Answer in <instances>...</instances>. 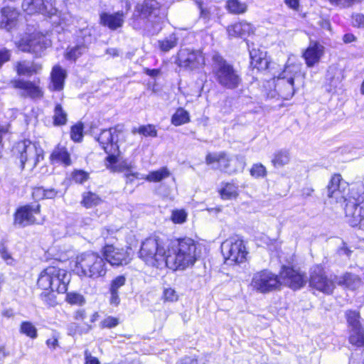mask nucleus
Here are the masks:
<instances>
[{
  "label": "nucleus",
  "mask_w": 364,
  "mask_h": 364,
  "mask_svg": "<svg viewBox=\"0 0 364 364\" xmlns=\"http://www.w3.org/2000/svg\"><path fill=\"white\" fill-rule=\"evenodd\" d=\"M178 43V38L172 33L162 40L158 41V46L162 52H168L175 48Z\"/></svg>",
  "instance_id": "nucleus-36"
},
{
  "label": "nucleus",
  "mask_w": 364,
  "mask_h": 364,
  "mask_svg": "<svg viewBox=\"0 0 364 364\" xmlns=\"http://www.w3.org/2000/svg\"><path fill=\"white\" fill-rule=\"evenodd\" d=\"M102 199L95 193L87 192L82 194L81 203L86 208H90L101 203Z\"/></svg>",
  "instance_id": "nucleus-41"
},
{
  "label": "nucleus",
  "mask_w": 364,
  "mask_h": 364,
  "mask_svg": "<svg viewBox=\"0 0 364 364\" xmlns=\"http://www.w3.org/2000/svg\"><path fill=\"white\" fill-rule=\"evenodd\" d=\"M51 84L50 88L53 90L60 91L63 89L66 71L59 65L53 68L51 72Z\"/></svg>",
  "instance_id": "nucleus-25"
},
{
  "label": "nucleus",
  "mask_w": 364,
  "mask_h": 364,
  "mask_svg": "<svg viewBox=\"0 0 364 364\" xmlns=\"http://www.w3.org/2000/svg\"><path fill=\"white\" fill-rule=\"evenodd\" d=\"M178 250H191L194 249L195 250L198 248L196 243L194 240L190 237H184L178 239Z\"/></svg>",
  "instance_id": "nucleus-46"
},
{
  "label": "nucleus",
  "mask_w": 364,
  "mask_h": 364,
  "mask_svg": "<svg viewBox=\"0 0 364 364\" xmlns=\"http://www.w3.org/2000/svg\"><path fill=\"white\" fill-rule=\"evenodd\" d=\"M10 84L14 88L21 91V95L32 99H41L43 96L42 89L36 82L21 79L13 80Z\"/></svg>",
  "instance_id": "nucleus-19"
},
{
  "label": "nucleus",
  "mask_w": 364,
  "mask_h": 364,
  "mask_svg": "<svg viewBox=\"0 0 364 364\" xmlns=\"http://www.w3.org/2000/svg\"><path fill=\"white\" fill-rule=\"evenodd\" d=\"M286 5L294 10H297L299 7V0H284Z\"/></svg>",
  "instance_id": "nucleus-64"
},
{
  "label": "nucleus",
  "mask_w": 364,
  "mask_h": 364,
  "mask_svg": "<svg viewBox=\"0 0 364 364\" xmlns=\"http://www.w3.org/2000/svg\"><path fill=\"white\" fill-rule=\"evenodd\" d=\"M58 192L53 189H43V188H37L33 191V196L41 198H53L57 195Z\"/></svg>",
  "instance_id": "nucleus-47"
},
{
  "label": "nucleus",
  "mask_w": 364,
  "mask_h": 364,
  "mask_svg": "<svg viewBox=\"0 0 364 364\" xmlns=\"http://www.w3.org/2000/svg\"><path fill=\"white\" fill-rule=\"evenodd\" d=\"M14 150L19 154L22 168L26 164L30 169H33L40 159H43L42 149L29 140L18 142Z\"/></svg>",
  "instance_id": "nucleus-7"
},
{
  "label": "nucleus",
  "mask_w": 364,
  "mask_h": 364,
  "mask_svg": "<svg viewBox=\"0 0 364 364\" xmlns=\"http://www.w3.org/2000/svg\"><path fill=\"white\" fill-rule=\"evenodd\" d=\"M151 247L155 248L156 250H159L160 247L159 246L157 239L152 237L146 239V241L142 244L140 250H143L144 249Z\"/></svg>",
  "instance_id": "nucleus-57"
},
{
  "label": "nucleus",
  "mask_w": 364,
  "mask_h": 364,
  "mask_svg": "<svg viewBox=\"0 0 364 364\" xmlns=\"http://www.w3.org/2000/svg\"><path fill=\"white\" fill-rule=\"evenodd\" d=\"M136 132L144 136L155 137L157 136V131L154 126L151 124L141 126L138 128ZM133 132L135 133L136 130H133Z\"/></svg>",
  "instance_id": "nucleus-48"
},
{
  "label": "nucleus",
  "mask_w": 364,
  "mask_h": 364,
  "mask_svg": "<svg viewBox=\"0 0 364 364\" xmlns=\"http://www.w3.org/2000/svg\"><path fill=\"white\" fill-rule=\"evenodd\" d=\"M230 164V166L226 164L223 165L224 172L231 174L242 171L246 166L245 158L243 156L237 155L234 158H231Z\"/></svg>",
  "instance_id": "nucleus-29"
},
{
  "label": "nucleus",
  "mask_w": 364,
  "mask_h": 364,
  "mask_svg": "<svg viewBox=\"0 0 364 364\" xmlns=\"http://www.w3.org/2000/svg\"><path fill=\"white\" fill-rule=\"evenodd\" d=\"M331 4L341 7L348 8L353 4L360 3L363 0H328Z\"/></svg>",
  "instance_id": "nucleus-55"
},
{
  "label": "nucleus",
  "mask_w": 364,
  "mask_h": 364,
  "mask_svg": "<svg viewBox=\"0 0 364 364\" xmlns=\"http://www.w3.org/2000/svg\"><path fill=\"white\" fill-rule=\"evenodd\" d=\"M187 214L183 210H174L172 211L171 220L174 223L181 224L186 222Z\"/></svg>",
  "instance_id": "nucleus-50"
},
{
  "label": "nucleus",
  "mask_w": 364,
  "mask_h": 364,
  "mask_svg": "<svg viewBox=\"0 0 364 364\" xmlns=\"http://www.w3.org/2000/svg\"><path fill=\"white\" fill-rule=\"evenodd\" d=\"M325 53V48L317 41H310L308 47L303 51L302 58L307 68L318 65Z\"/></svg>",
  "instance_id": "nucleus-20"
},
{
  "label": "nucleus",
  "mask_w": 364,
  "mask_h": 364,
  "mask_svg": "<svg viewBox=\"0 0 364 364\" xmlns=\"http://www.w3.org/2000/svg\"><path fill=\"white\" fill-rule=\"evenodd\" d=\"M176 63L185 69L194 70L202 68L205 60L201 50L183 48L178 51Z\"/></svg>",
  "instance_id": "nucleus-10"
},
{
  "label": "nucleus",
  "mask_w": 364,
  "mask_h": 364,
  "mask_svg": "<svg viewBox=\"0 0 364 364\" xmlns=\"http://www.w3.org/2000/svg\"><path fill=\"white\" fill-rule=\"evenodd\" d=\"M119 324V319L112 316H107L103 319L100 326L102 328H112L117 326Z\"/></svg>",
  "instance_id": "nucleus-56"
},
{
  "label": "nucleus",
  "mask_w": 364,
  "mask_h": 364,
  "mask_svg": "<svg viewBox=\"0 0 364 364\" xmlns=\"http://www.w3.org/2000/svg\"><path fill=\"white\" fill-rule=\"evenodd\" d=\"M346 316L350 329H356L363 326L360 322V314L356 311L348 310L346 312Z\"/></svg>",
  "instance_id": "nucleus-42"
},
{
  "label": "nucleus",
  "mask_w": 364,
  "mask_h": 364,
  "mask_svg": "<svg viewBox=\"0 0 364 364\" xmlns=\"http://www.w3.org/2000/svg\"><path fill=\"white\" fill-rule=\"evenodd\" d=\"M20 333L25 334L28 337L35 339L38 336L37 328L30 321H23L20 326Z\"/></svg>",
  "instance_id": "nucleus-44"
},
{
  "label": "nucleus",
  "mask_w": 364,
  "mask_h": 364,
  "mask_svg": "<svg viewBox=\"0 0 364 364\" xmlns=\"http://www.w3.org/2000/svg\"><path fill=\"white\" fill-rule=\"evenodd\" d=\"M163 297L165 301L174 302L178 299V295L172 288H166L163 292Z\"/></svg>",
  "instance_id": "nucleus-52"
},
{
  "label": "nucleus",
  "mask_w": 364,
  "mask_h": 364,
  "mask_svg": "<svg viewBox=\"0 0 364 364\" xmlns=\"http://www.w3.org/2000/svg\"><path fill=\"white\" fill-rule=\"evenodd\" d=\"M221 248L225 250H243L245 246L244 241L236 235L224 241L221 245Z\"/></svg>",
  "instance_id": "nucleus-33"
},
{
  "label": "nucleus",
  "mask_w": 364,
  "mask_h": 364,
  "mask_svg": "<svg viewBox=\"0 0 364 364\" xmlns=\"http://www.w3.org/2000/svg\"><path fill=\"white\" fill-rule=\"evenodd\" d=\"M224 263L227 265L240 264L246 261L248 252H221Z\"/></svg>",
  "instance_id": "nucleus-30"
},
{
  "label": "nucleus",
  "mask_w": 364,
  "mask_h": 364,
  "mask_svg": "<svg viewBox=\"0 0 364 364\" xmlns=\"http://www.w3.org/2000/svg\"><path fill=\"white\" fill-rule=\"evenodd\" d=\"M41 68L40 64L28 61L18 62L16 65V70L18 75L31 76L38 73Z\"/></svg>",
  "instance_id": "nucleus-27"
},
{
  "label": "nucleus",
  "mask_w": 364,
  "mask_h": 364,
  "mask_svg": "<svg viewBox=\"0 0 364 364\" xmlns=\"http://www.w3.org/2000/svg\"><path fill=\"white\" fill-rule=\"evenodd\" d=\"M17 48L23 51L41 55L50 46V41L41 33H33L15 42Z\"/></svg>",
  "instance_id": "nucleus-8"
},
{
  "label": "nucleus",
  "mask_w": 364,
  "mask_h": 364,
  "mask_svg": "<svg viewBox=\"0 0 364 364\" xmlns=\"http://www.w3.org/2000/svg\"><path fill=\"white\" fill-rule=\"evenodd\" d=\"M51 161L53 164H62L65 166H70L72 161L67 149L65 146L58 145L53 151L50 156Z\"/></svg>",
  "instance_id": "nucleus-26"
},
{
  "label": "nucleus",
  "mask_w": 364,
  "mask_h": 364,
  "mask_svg": "<svg viewBox=\"0 0 364 364\" xmlns=\"http://www.w3.org/2000/svg\"><path fill=\"white\" fill-rule=\"evenodd\" d=\"M40 213V205H25L18 208L15 214L14 224L25 227L37 223L36 215Z\"/></svg>",
  "instance_id": "nucleus-18"
},
{
  "label": "nucleus",
  "mask_w": 364,
  "mask_h": 364,
  "mask_svg": "<svg viewBox=\"0 0 364 364\" xmlns=\"http://www.w3.org/2000/svg\"><path fill=\"white\" fill-rule=\"evenodd\" d=\"M251 58V65L257 70H265L269 68V65L267 60L262 56L259 50H252L250 52Z\"/></svg>",
  "instance_id": "nucleus-32"
},
{
  "label": "nucleus",
  "mask_w": 364,
  "mask_h": 364,
  "mask_svg": "<svg viewBox=\"0 0 364 364\" xmlns=\"http://www.w3.org/2000/svg\"><path fill=\"white\" fill-rule=\"evenodd\" d=\"M301 64L296 63L289 58L284 69L277 77L276 90L284 100H289L294 95V81L301 76Z\"/></svg>",
  "instance_id": "nucleus-4"
},
{
  "label": "nucleus",
  "mask_w": 364,
  "mask_h": 364,
  "mask_svg": "<svg viewBox=\"0 0 364 364\" xmlns=\"http://www.w3.org/2000/svg\"><path fill=\"white\" fill-rule=\"evenodd\" d=\"M88 178V174L83 171H76L73 173V178L76 183H82Z\"/></svg>",
  "instance_id": "nucleus-58"
},
{
  "label": "nucleus",
  "mask_w": 364,
  "mask_h": 364,
  "mask_svg": "<svg viewBox=\"0 0 364 364\" xmlns=\"http://www.w3.org/2000/svg\"><path fill=\"white\" fill-rule=\"evenodd\" d=\"M110 298L109 303L114 306H118L120 303V298L118 291H109Z\"/></svg>",
  "instance_id": "nucleus-63"
},
{
  "label": "nucleus",
  "mask_w": 364,
  "mask_h": 364,
  "mask_svg": "<svg viewBox=\"0 0 364 364\" xmlns=\"http://www.w3.org/2000/svg\"><path fill=\"white\" fill-rule=\"evenodd\" d=\"M250 286L263 294L278 289L280 288L279 276L267 270L257 272L252 279Z\"/></svg>",
  "instance_id": "nucleus-9"
},
{
  "label": "nucleus",
  "mask_w": 364,
  "mask_h": 364,
  "mask_svg": "<svg viewBox=\"0 0 364 364\" xmlns=\"http://www.w3.org/2000/svg\"><path fill=\"white\" fill-rule=\"evenodd\" d=\"M85 364H100L99 360L92 356L88 350H85Z\"/></svg>",
  "instance_id": "nucleus-60"
},
{
  "label": "nucleus",
  "mask_w": 364,
  "mask_h": 364,
  "mask_svg": "<svg viewBox=\"0 0 364 364\" xmlns=\"http://www.w3.org/2000/svg\"><path fill=\"white\" fill-rule=\"evenodd\" d=\"M11 58V53L9 50L6 49H2L0 50V68L2 66V65L9 61Z\"/></svg>",
  "instance_id": "nucleus-62"
},
{
  "label": "nucleus",
  "mask_w": 364,
  "mask_h": 364,
  "mask_svg": "<svg viewBox=\"0 0 364 364\" xmlns=\"http://www.w3.org/2000/svg\"><path fill=\"white\" fill-rule=\"evenodd\" d=\"M170 175L168 168L162 167L159 170L151 171L144 178L149 182H160Z\"/></svg>",
  "instance_id": "nucleus-35"
},
{
  "label": "nucleus",
  "mask_w": 364,
  "mask_h": 364,
  "mask_svg": "<svg viewBox=\"0 0 364 364\" xmlns=\"http://www.w3.org/2000/svg\"><path fill=\"white\" fill-rule=\"evenodd\" d=\"M166 252H138L139 257L142 259L145 263L148 265L155 266L157 264L158 259L157 257H166Z\"/></svg>",
  "instance_id": "nucleus-39"
},
{
  "label": "nucleus",
  "mask_w": 364,
  "mask_h": 364,
  "mask_svg": "<svg viewBox=\"0 0 364 364\" xmlns=\"http://www.w3.org/2000/svg\"><path fill=\"white\" fill-rule=\"evenodd\" d=\"M126 14L122 11L114 14L102 13L100 14V23L112 30H116L122 26Z\"/></svg>",
  "instance_id": "nucleus-22"
},
{
  "label": "nucleus",
  "mask_w": 364,
  "mask_h": 364,
  "mask_svg": "<svg viewBox=\"0 0 364 364\" xmlns=\"http://www.w3.org/2000/svg\"><path fill=\"white\" fill-rule=\"evenodd\" d=\"M80 277L97 278L107 272L105 262L102 254L96 252H83L76 258L75 269Z\"/></svg>",
  "instance_id": "nucleus-2"
},
{
  "label": "nucleus",
  "mask_w": 364,
  "mask_h": 364,
  "mask_svg": "<svg viewBox=\"0 0 364 364\" xmlns=\"http://www.w3.org/2000/svg\"><path fill=\"white\" fill-rule=\"evenodd\" d=\"M226 30L230 38H245L252 34L255 31L252 25L245 21L230 25Z\"/></svg>",
  "instance_id": "nucleus-21"
},
{
  "label": "nucleus",
  "mask_w": 364,
  "mask_h": 364,
  "mask_svg": "<svg viewBox=\"0 0 364 364\" xmlns=\"http://www.w3.org/2000/svg\"><path fill=\"white\" fill-rule=\"evenodd\" d=\"M348 341L350 344L357 347L364 346V328L350 329Z\"/></svg>",
  "instance_id": "nucleus-34"
},
{
  "label": "nucleus",
  "mask_w": 364,
  "mask_h": 364,
  "mask_svg": "<svg viewBox=\"0 0 364 364\" xmlns=\"http://www.w3.org/2000/svg\"><path fill=\"white\" fill-rule=\"evenodd\" d=\"M70 275L64 269L48 267L43 270L38 279V285L44 290L63 294L67 291Z\"/></svg>",
  "instance_id": "nucleus-5"
},
{
  "label": "nucleus",
  "mask_w": 364,
  "mask_h": 364,
  "mask_svg": "<svg viewBox=\"0 0 364 364\" xmlns=\"http://www.w3.org/2000/svg\"><path fill=\"white\" fill-rule=\"evenodd\" d=\"M105 262H107L112 266H120L127 264L130 261L128 252H100Z\"/></svg>",
  "instance_id": "nucleus-23"
},
{
  "label": "nucleus",
  "mask_w": 364,
  "mask_h": 364,
  "mask_svg": "<svg viewBox=\"0 0 364 364\" xmlns=\"http://www.w3.org/2000/svg\"><path fill=\"white\" fill-rule=\"evenodd\" d=\"M136 11L153 26L159 25L166 16V8L159 0H144L142 4L136 5Z\"/></svg>",
  "instance_id": "nucleus-6"
},
{
  "label": "nucleus",
  "mask_w": 364,
  "mask_h": 364,
  "mask_svg": "<svg viewBox=\"0 0 364 364\" xmlns=\"http://www.w3.org/2000/svg\"><path fill=\"white\" fill-rule=\"evenodd\" d=\"M220 194L224 200L235 198L238 195L237 187L233 183H225L224 186L220 190Z\"/></svg>",
  "instance_id": "nucleus-40"
},
{
  "label": "nucleus",
  "mask_w": 364,
  "mask_h": 364,
  "mask_svg": "<svg viewBox=\"0 0 364 364\" xmlns=\"http://www.w3.org/2000/svg\"><path fill=\"white\" fill-rule=\"evenodd\" d=\"M196 252H172L166 255V265L173 270H183L196 262Z\"/></svg>",
  "instance_id": "nucleus-16"
},
{
  "label": "nucleus",
  "mask_w": 364,
  "mask_h": 364,
  "mask_svg": "<svg viewBox=\"0 0 364 364\" xmlns=\"http://www.w3.org/2000/svg\"><path fill=\"white\" fill-rule=\"evenodd\" d=\"M212 60V73L215 81L226 89L238 87L242 78L234 66L218 53L213 55Z\"/></svg>",
  "instance_id": "nucleus-1"
},
{
  "label": "nucleus",
  "mask_w": 364,
  "mask_h": 364,
  "mask_svg": "<svg viewBox=\"0 0 364 364\" xmlns=\"http://www.w3.org/2000/svg\"><path fill=\"white\" fill-rule=\"evenodd\" d=\"M91 29L84 28L80 31L75 46H69L65 52V58L75 61L87 51L88 46L92 42Z\"/></svg>",
  "instance_id": "nucleus-13"
},
{
  "label": "nucleus",
  "mask_w": 364,
  "mask_h": 364,
  "mask_svg": "<svg viewBox=\"0 0 364 364\" xmlns=\"http://www.w3.org/2000/svg\"><path fill=\"white\" fill-rule=\"evenodd\" d=\"M250 174L255 178L264 177L267 174V171L262 164H255L250 169Z\"/></svg>",
  "instance_id": "nucleus-51"
},
{
  "label": "nucleus",
  "mask_w": 364,
  "mask_h": 364,
  "mask_svg": "<svg viewBox=\"0 0 364 364\" xmlns=\"http://www.w3.org/2000/svg\"><path fill=\"white\" fill-rule=\"evenodd\" d=\"M227 154L225 152H215V153H208L205 156V163L208 165H211L215 163H218L219 164V168L221 171H223V161H227Z\"/></svg>",
  "instance_id": "nucleus-37"
},
{
  "label": "nucleus",
  "mask_w": 364,
  "mask_h": 364,
  "mask_svg": "<svg viewBox=\"0 0 364 364\" xmlns=\"http://www.w3.org/2000/svg\"><path fill=\"white\" fill-rule=\"evenodd\" d=\"M126 278L120 275L115 277L111 282L109 291H118V289L125 284Z\"/></svg>",
  "instance_id": "nucleus-53"
},
{
  "label": "nucleus",
  "mask_w": 364,
  "mask_h": 364,
  "mask_svg": "<svg viewBox=\"0 0 364 364\" xmlns=\"http://www.w3.org/2000/svg\"><path fill=\"white\" fill-rule=\"evenodd\" d=\"M353 23L355 26L364 27V15L360 14L353 15Z\"/></svg>",
  "instance_id": "nucleus-61"
},
{
  "label": "nucleus",
  "mask_w": 364,
  "mask_h": 364,
  "mask_svg": "<svg viewBox=\"0 0 364 364\" xmlns=\"http://www.w3.org/2000/svg\"><path fill=\"white\" fill-rule=\"evenodd\" d=\"M334 279L338 285L345 286L351 289H355L361 283L360 279L357 275L350 273H346L340 277L334 276Z\"/></svg>",
  "instance_id": "nucleus-28"
},
{
  "label": "nucleus",
  "mask_w": 364,
  "mask_h": 364,
  "mask_svg": "<svg viewBox=\"0 0 364 364\" xmlns=\"http://www.w3.org/2000/svg\"><path fill=\"white\" fill-rule=\"evenodd\" d=\"M66 300L71 304L82 305L85 303L83 296L77 293H68L66 296Z\"/></svg>",
  "instance_id": "nucleus-54"
},
{
  "label": "nucleus",
  "mask_w": 364,
  "mask_h": 364,
  "mask_svg": "<svg viewBox=\"0 0 364 364\" xmlns=\"http://www.w3.org/2000/svg\"><path fill=\"white\" fill-rule=\"evenodd\" d=\"M345 202L344 211L346 222L352 227L359 226L360 228H364V204L350 198Z\"/></svg>",
  "instance_id": "nucleus-15"
},
{
  "label": "nucleus",
  "mask_w": 364,
  "mask_h": 364,
  "mask_svg": "<svg viewBox=\"0 0 364 364\" xmlns=\"http://www.w3.org/2000/svg\"><path fill=\"white\" fill-rule=\"evenodd\" d=\"M83 126L81 123L75 124L71 127L70 136L75 141H80L82 138Z\"/></svg>",
  "instance_id": "nucleus-49"
},
{
  "label": "nucleus",
  "mask_w": 364,
  "mask_h": 364,
  "mask_svg": "<svg viewBox=\"0 0 364 364\" xmlns=\"http://www.w3.org/2000/svg\"><path fill=\"white\" fill-rule=\"evenodd\" d=\"M189 113L183 108H178L171 117V123L175 126H180L189 122Z\"/></svg>",
  "instance_id": "nucleus-38"
},
{
  "label": "nucleus",
  "mask_w": 364,
  "mask_h": 364,
  "mask_svg": "<svg viewBox=\"0 0 364 364\" xmlns=\"http://www.w3.org/2000/svg\"><path fill=\"white\" fill-rule=\"evenodd\" d=\"M53 119L55 125H64L67 122V113L59 104L55 105Z\"/></svg>",
  "instance_id": "nucleus-45"
},
{
  "label": "nucleus",
  "mask_w": 364,
  "mask_h": 364,
  "mask_svg": "<svg viewBox=\"0 0 364 364\" xmlns=\"http://www.w3.org/2000/svg\"><path fill=\"white\" fill-rule=\"evenodd\" d=\"M122 127L117 125L109 129L102 130L100 134L95 137L96 140L108 155L105 160V166L113 172L119 171L116 166L117 157L119 154L117 138L118 134L122 132Z\"/></svg>",
  "instance_id": "nucleus-3"
},
{
  "label": "nucleus",
  "mask_w": 364,
  "mask_h": 364,
  "mask_svg": "<svg viewBox=\"0 0 364 364\" xmlns=\"http://www.w3.org/2000/svg\"><path fill=\"white\" fill-rule=\"evenodd\" d=\"M58 335L56 333H53L52 336L46 341L47 346L53 350L55 349L58 346Z\"/></svg>",
  "instance_id": "nucleus-59"
},
{
  "label": "nucleus",
  "mask_w": 364,
  "mask_h": 364,
  "mask_svg": "<svg viewBox=\"0 0 364 364\" xmlns=\"http://www.w3.org/2000/svg\"><path fill=\"white\" fill-rule=\"evenodd\" d=\"M225 8L230 14L240 15L247 11L248 5L243 0H228Z\"/></svg>",
  "instance_id": "nucleus-31"
},
{
  "label": "nucleus",
  "mask_w": 364,
  "mask_h": 364,
  "mask_svg": "<svg viewBox=\"0 0 364 364\" xmlns=\"http://www.w3.org/2000/svg\"><path fill=\"white\" fill-rule=\"evenodd\" d=\"M280 287L284 285L292 289L302 287L306 282V275L291 267L283 265L279 276Z\"/></svg>",
  "instance_id": "nucleus-14"
},
{
  "label": "nucleus",
  "mask_w": 364,
  "mask_h": 364,
  "mask_svg": "<svg viewBox=\"0 0 364 364\" xmlns=\"http://www.w3.org/2000/svg\"><path fill=\"white\" fill-rule=\"evenodd\" d=\"M290 156L287 151L281 150L275 153L272 159V164L276 167H281L289 162Z\"/></svg>",
  "instance_id": "nucleus-43"
},
{
  "label": "nucleus",
  "mask_w": 364,
  "mask_h": 364,
  "mask_svg": "<svg viewBox=\"0 0 364 364\" xmlns=\"http://www.w3.org/2000/svg\"><path fill=\"white\" fill-rule=\"evenodd\" d=\"M348 188V183L343 180L341 176L334 174L328 186V196L336 203L345 202L348 200L346 195Z\"/></svg>",
  "instance_id": "nucleus-17"
},
{
  "label": "nucleus",
  "mask_w": 364,
  "mask_h": 364,
  "mask_svg": "<svg viewBox=\"0 0 364 364\" xmlns=\"http://www.w3.org/2000/svg\"><path fill=\"white\" fill-rule=\"evenodd\" d=\"M22 8L28 14H41L49 18L58 14L54 0H23Z\"/></svg>",
  "instance_id": "nucleus-11"
},
{
  "label": "nucleus",
  "mask_w": 364,
  "mask_h": 364,
  "mask_svg": "<svg viewBox=\"0 0 364 364\" xmlns=\"http://www.w3.org/2000/svg\"><path fill=\"white\" fill-rule=\"evenodd\" d=\"M334 280V279L326 277L322 266L316 265L311 269L309 283L313 288L324 294H330L335 288Z\"/></svg>",
  "instance_id": "nucleus-12"
},
{
  "label": "nucleus",
  "mask_w": 364,
  "mask_h": 364,
  "mask_svg": "<svg viewBox=\"0 0 364 364\" xmlns=\"http://www.w3.org/2000/svg\"><path fill=\"white\" fill-rule=\"evenodd\" d=\"M2 18L0 27L10 31L15 25L18 16V11L11 7H4L1 10Z\"/></svg>",
  "instance_id": "nucleus-24"
}]
</instances>
